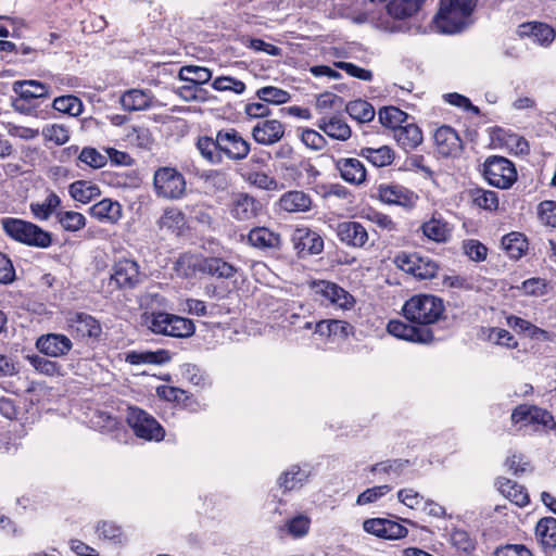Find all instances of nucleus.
<instances>
[{"label": "nucleus", "mask_w": 556, "mask_h": 556, "mask_svg": "<svg viewBox=\"0 0 556 556\" xmlns=\"http://www.w3.org/2000/svg\"><path fill=\"white\" fill-rule=\"evenodd\" d=\"M363 528L366 532L387 540L402 539L408 532L401 523L382 518L367 519L364 521Z\"/></svg>", "instance_id": "15"}, {"label": "nucleus", "mask_w": 556, "mask_h": 556, "mask_svg": "<svg viewBox=\"0 0 556 556\" xmlns=\"http://www.w3.org/2000/svg\"><path fill=\"white\" fill-rule=\"evenodd\" d=\"M317 127L328 137L340 141H346L352 135L351 127L338 115L320 118L317 122Z\"/></svg>", "instance_id": "26"}, {"label": "nucleus", "mask_w": 556, "mask_h": 556, "mask_svg": "<svg viewBox=\"0 0 556 556\" xmlns=\"http://www.w3.org/2000/svg\"><path fill=\"white\" fill-rule=\"evenodd\" d=\"M66 324L71 334L81 340H97L102 332L100 323L93 316L84 312L68 313Z\"/></svg>", "instance_id": "12"}, {"label": "nucleus", "mask_w": 556, "mask_h": 556, "mask_svg": "<svg viewBox=\"0 0 556 556\" xmlns=\"http://www.w3.org/2000/svg\"><path fill=\"white\" fill-rule=\"evenodd\" d=\"M212 87L217 91H231L236 94H242L245 91V84L231 76L216 77Z\"/></svg>", "instance_id": "53"}, {"label": "nucleus", "mask_w": 556, "mask_h": 556, "mask_svg": "<svg viewBox=\"0 0 556 556\" xmlns=\"http://www.w3.org/2000/svg\"><path fill=\"white\" fill-rule=\"evenodd\" d=\"M261 211V202L245 192L235 193L229 204V213L238 222H250L256 218Z\"/></svg>", "instance_id": "14"}, {"label": "nucleus", "mask_w": 556, "mask_h": 556, "mask_svg": "<svg viewBox=\"0 0 556 556\" xmlns=\"http://www.w3.org/2000/svg\"><path fill=\"white\" fill-rule=\"evenodd\" d=\"M243 178L251 186L262 190L271 191L278 189V181L264 172L250 170L243 175Z\"/></svg>", "instance_id": "52"}, {"label": "nucleus", "mask_w": 556, "mask_h": 556, "mask_svg": "<svg viewBox=\"0 0 556 556\" xmlns=\"http://www.w3.org/2000/svg\"><path fill=\"white\" fill-rule=\"evenodd\" d=\"M71 197L80 203H89L100 197L101 191L98 185L88 180H76L68 187Z\"/></svg>", "instance_id": "34"}, {"label": "nucleus", "mask_w": 556, "mask_h": 556, "mask_svg": "<svg viewBox=\"0 0 556 556\" xmlns=\"http://www.w3.org/2000/svg\"><path fill=\"white\" fill-rule=\"evenodd\" d=\"M60 204V197L54 192H50L43 202H33L29 208L36 219L47 220Z\"/></svg>", "instance_id": "40"}, {"label": "nucleus", "mask_w": 556, "mask_h": 556, "mask_svg": "<svg viewBox=\"0 0 556 556\" xmlns=\"http://www.w3.org/2000/svg\"><path fill=\"white\" fill-rule=\"evenodd\" d=\"M315 292L323 295L331 304L340 308H350L354 304L353 296L334 282L320 280L314 283Z\"/></svg>", "instance_id": "23"}, {"label": "nucleus", "mask_w": 556, "mask_h": 556, "mask_svg": "<svg viewBox=\"0 0 556 556\" xmlns=\"http://www.w3.org/2000/svg\"><path fill=\"white\" fill-rule=\"evenodd\" d=\"M238 271V268L226 262L222 257H205L202 274H206L218 279H230Z\"/></svg>", "instance_id": "32"}, {"label": "nucleus", "mask_w": 556, "mask_h": 556, "mask_svg": "<svg viewBox=\"0 0 556 556\" xmlns=\"http://www.w3.org/2000/svg\"><path fill=\"white\" fill-rule=\"evenodd\" d=\"M391 490V486L384 484V485H378L370 489L365 490L362 492L356 500V503L358 505H366L369 503H374L387 493H389Z\"/></svg>", "instance_id": "59"}, {"label": "nucleus", "mask_w": 556, "mask_h": 556, "mask_svg": "<svg viewBox=\"0 0 556 556\" xmlns=\"http://www.w3.org/2000/svg\"><path fill=\"white\" fill-rule=\"evenodd\" d=\"M78 159L92 168H101L106 165L108 159L94 148H84Z\"/></svg>", "instance_id": "58"}, {"label": "nucleus", "mask_w": 556, "mask_h": 556, "mask_svg": "<svg viewBox=\"0 0 556 556\" xmlns=\"http://www.w3.org/2000/svg\"><path fill=\"white\" fill-rule=\"evenodd\" d=\"M334 66L346 72V74L350 76L361 80L370 81L372 79V73L370 71L362 68L353 63L338 61L334 62Z\"/></svg>", "instance_id": "61"}, {"label": "nucleus", "mask_w": 556, "mask_h": 556, "mask_svg": "<svg viewBox=\"0 0 556 556\" xmlns=\"http://www.w3.org/2000/svg\"><path fill=\"white\" fill-rule=\"evenodd\" d=\"M396 142L405 150L417 148L422 142V132L414 123L396 127L393 132Z\"/></svg>", "instance_id": "31"}, {"label": "nucleus", "mask_w": 556, "mask_h": 556, "mask_svg": "<svg viewBox=\"0 0 556 556\" xmlns=\"http://www.w3.org/2000/svg\"><path fill=\"white\" fill-rule=\"evenodd\" d=\"M539 216L543 224L556 228V202H542L539 206Z\"/></svg>", "instance_id": "63"}, {"label": "nucleus", "mask_w": 556, "mask_h": 556, "mask_svg": "<svg viewBox=\"0 0 556 556\" xmlns=\"http://www.w3.org/2000/svg\"><path fill=\"white\" fill-rule=\"evenodd\" d=\"M52 106L54 110L71 116H78L84 110L81 100L72 94L55 98Z\"/></svg>", "instance_id": "46"}, {"label": "nucleus", "mask_w": 556, "mask_h": 556, "mask_svg": "<svg viewBox=\"0 0 556 556\" xmlns=\"http://www.w3.org/2000/svg\"><path fill=\"white\" fill-rule=\"evenodd\" d=\"M26 359L34 367V369L41 375L53 377L61 374L62 366L56 362L35 354L27 355Z\"/></svg>", "instance_id": "48"}, {"label": "nucleus", "mask_w": 556, "mask_h": 556, "mask_svg": "<svg viewBox=\"0 0 556 556\" xmlns=\"http://www.w3.org/2000/svg\"><path fill=\"white\" fill-rule=\"evenodd\" d=\"M402 311L409 323L419 327H429L443 318L445 306L441 298L420 293L409 298Z\"/></svg>", "instance_id": "2"}, {"label": "nucleus", "mask_w": 556, "mask_h": 556, "mask_svg": "<svg viewBox=\"0 0 556 556\" xmlns=\"http://www.w3.org/2000/svg\"><path fill=\"white\" fill-rule=\"evenodd\" d=\"M126 420L138 438L161 441L165 435V431L157 420L138 407H128Z\"/></svg>", "instance_id": "7"}, {"label": "nucleus", "mask_w": 556, "mask_h": 556, "mask_svg": "<svg viewBox=\"0 0 556 556\" xmlns=\"http://www.w3.org/2000/svg\"><path fill=\"white\" fill-rule=\"evenodd\" d=\"M307 478L308 472L298 466H292L279 477L278 483L279 486L283 488L286 491H291L302 486Z\"/></svg>", "instance_id": "43"}, {"label": "nucleus", "mask_w": 556, "mask_h": 556, "mask_svg": "<svg viewBox=\"0 0 556 556\" xmlns=\"http://www.w3.org/2000/svg\"><path fill=\"white\" fill-rule=\"evenodd\" d=\"M153 96L151 91L130 89L121 97V105L125 111H144L152 105Z\"/></svg>", "instance_id": "28"}, {"label": "nucleus", "mask_w": 556, "mask_h": 556, "mask_svg": "<svg viewBox=\"0 0 556 556\" xmlns=\"http://www.w3.org/2000/svg\"><path fill=\"white\" fill-rule=\"evenodd\" d=\"M511 421L515 424H539L545 427L555 425L554 418L549 412L534 405H519L511 413Z\"/></svg>", "instance_id": "22"}, {"label": "nucleus", "mask_w": 556, "mask_h": 556, "mask_svg": "<svg viewBox=\"0 0 556 556\" xmlns=\"http://www.w3.org/2000/svg\"><path fill=\"white\" fill-rule=\"evenodd\" d=\"M465 254L475 262L484 261L488 254V249L478 240H467L464 242Z\"/></svg>", "instance_id": "60"}, {"label": "nucleus", "mask_w": 556, "mask_h": 556, "mask_svg": "<svg viewBox=\"0 0 556 556\" xmlns=\"http://www.w3.org/2000/svg\"><path fill=\"white\" fill-rule=\"evenodd\" d=\"M256 97L267 104L275 105L287 103L290 100V94L288 91L274 86L260 88L256 91Z\"/></svg>", "instance_id": "50"}, {"label": "nucleus", "mask_w": 556, "mask_h": 556, "mask_svg": "<svg viewBox=\"0 0 556 556\" xmlns=\"http://www.w3.org/2000/svg\"><path fill=\"white\" fill-rule=\"evenodd\" d=\"M217 146L231 161L244 160L250 152V143L233 128L217 131Z\"/></svg>", "instance_id": "11"}, {"label": "nucleus", "mask_w": 556, "mask_h": 556, "mask_svg": "<svg viewBox=\"0 0 556 556\" xmlns=\"http://www.w3.org/2000/svg\"><path fill=\"white\" fill-rule=\"evenodd\" d=\"M502 247L511 258L518 260L526 252L528 243L520 232H510L503 237Z\"/></svg>", "instance_id": "42"}, {"label": "nucleus", "mask_w": 556, "mask_h": 556, "mask_svg": "<svg viewBox=\"0 0 556 556\" xmlns=\"http://www.w3.org/2000/svg\"><path fill=\"white\" fill-rule=\"evenodd\" d=\"M42 136L46 140L58 146L65 144L70 140V131L64 125L52 124L42 128Z\"/></svg>", "instance_id": "54"}, {"label": "nucleus", "mask_w": 556, "mask_h": 556, "mask_svg": "<svg viewBox=\"0 0 556 556\" xmlns=\"http://www.w3.org/2000/svg\"><path fill=\"white\" fill-rule=\"evenodd\" d=\"M520 289L527 295L542 296L546 293V282L541 278H530L522 282Z\"/></svg>", "instance_id": "64"}, {"label": "nucleus", "mask_w": 556, "mask_h": 556, "mask_svg": "<svg viewBox=\"0 0 556 556\" xmlns=\"http://www.w3.org/2000/svg\"><path fill=\"white\" fill-rule=\"evenodd\" d=\"M427 0H390L387 11L395 20L391 31H410L415 18L421 11Z\"/></svg>", "instance_id": "8"}, {"label": "nucleus", "mask_w": 556, "mask_h": 556, "mask_svg": "<svg viewBox=\"0 0 556 556\" xmlns=\"http://www.w3.org/2000/svg\"><path fill=\"white\" fill-rule=\"evenodd\" d=\"M476 0H441L440 10L433 18L435 27L444 34H455L473 23Z\"/></svg>", "instance_id": "1"}, {"label": "nucleus", "mask_w": 556, "mask_h": 556, "mask_svg": "<svg viewBox=\"0 0 556 556\" xmlns=\"http://www.w3.org/2000/svg\"><path fill=\"white\" fill-rule=\"evenodd\" d=\"M394 264L401 270L413 275L420 280L435 277L439 265L429 256H421L418 253L401 252L394 258Z\"/></svg>", "instance_id": "9"}, {"label": "nucleus", "mask_w": 556, "mask_h": 556, "mask_svg": "<svg viewBox=\"0 0 556 556\" xmlns=\"http://www.w3.org/2000/svg\"><path fill=\"white\" fill-rule=\"evenodd\" d=\"M170 355L166 350L155 352H130L126 356V361L131 365L140 364H165L169 362Z\"/></svg>", "instance_id": "39"}, {"label": "nucleus", "mask_w": 556, "mask_h": 556, "mask_svg": "<svg viewBox=\"0 0 556 556\" xmlns=\"http://www.w3.org/2000/svg\"><path fill=\"white\" fill-rule=\"evenodd\" d=\"M13 91L23 100L46 98L49 96V87L38 80H18L13 84Z\"/></svg>", "instance_id": "33"}, {"label": "nucleus", "mask_w": 556, "mask_h": 556, "mask_svg": "<svg viewBox=\"0 0 556 556\" xmlns=\"http://www.w3.org/2000/svg\"><path fill=\"white\" fill-rule=\"evenodd\" d=\"M200 154L212 164H220L223 162L222 152L217 146V137H201L197 142Z\"/></svg>", "instance_id": "44"}, {"label": "nucleus", "mask_w": 556, "mask_h": 556, "mask_svg": "<svg viewBox=\"0 0 556 556\" xmlns=\"http://www.w3.org/2000/svg\"><path fill=\"white\" fill-rule=\"evenodd\" d=\"M278 205L281 211L288 213H305L312 208L313 200L304 191L291 190L280 197Z\"/></svg>", "instance_id": "25"}, {"label": "nucleus", "mask_w": 556, "mask_h": 556, "mask_svg": "<svg viewBox=\"0 0 556 556\" xmlns=\"http://www.w3.org/2000/svg\"><path fill=\"white\" fill-rule=\"evenodd\" d=\"M249 243L261 250L279 249L281 244L280 235L266 227H255L248 235Z\"/></svg>", "instance_id": "29"}, {"label": "nucleus", "mask_w": 556, "mask_h": 556, "mask_svg": "<svg viewBox=\"0 0 556 556\" xmlns=\"http://www.w3.org/2000/svg\"><path fill=\"white\" fill-rule=\"evenodd\" d=\"M496 484L498 491L517 506L523 507L529 503L527 490L517 482L507 478H498Z\"/></svg>", "instance_id": "30"}, {"label": "nucleus", "mask_w": 556, "mask_h": 556, "mask_svg": "<svg viewBox=\"0 0 556 556\" xmlns=\"http://www.w3.org/2000/svg\"><path fill=\"white\" fill-rule=\"evenodd\" d=\"M36 348L50 357L66 355L73 348L71 339L62 333H48L40 336L36 341Z\"/></svg>", "instance_id": "17"}, {"label": "nucleus", "mask_w": 556, "mask_h": 556, "mask_svg": "<svg viewBox=\"0 0 556 556\" xmlns=\"http://www.w3.org/2000/svg\"><path fill=\"white\" fill-rule=\"evenodd\" d=\"M58 222L65 231H78L86 225V218L81 213L74 211L58 212Z\"/></svg>", "instance_id": "49"}, {"label": "nucleus", "mask_w": 556, "mask_h": 556, "mask_svg": "<svg viewBox=\"0 0 556 556\" xmlns=\"http://www.w3.org/2000/svg\"><path fill=\"white\" fill-rule=\"evenodd\" d=\"M535 535L546 548L556 546V519L553 517L542 518L535 527Z\"/></svg>", "instance_id": "37"}, {"label": "nucleus", "mask_w": 556, "mask_h": 556, "mask_svg": "<svg viewBox=\"0 0 556 556\" xmlns=\"http://www.w3.org/2000/svg\"><path fill=\"white\" fill-rule=\"evenodd\" d=\"M345 111L353 119L359 123L371 122L376 114L374 106L362 99L350 101L345 106Z\"/></svg>", "instance_id": "41"}, {"label": "nucleus", "mask_w": 556, "mask_h": 556, "mask_svg": "<svg viewBox=\"0 0 556 556\" xmlns=\"http://www.w3.org/2000/svg\"><path fill=\"white\" fill-rule=\"evenodd\" d=\"M424 236L435 243H446L451 240L454 226L441 214L434 213L420 226Z\"/></svg>", "instance_id": "16"}, {"label": "nucleus", "mask_w": 556, "mask_h": 556, "mask_svg": "<svg viewBox=\"0 0 556 556\" xmlns=\"http://www.w3.org/2000/svg\"><path fill=\"white\" fill-rule=\"evenodd\" d=\"M128 140L142 148V149H151L153 143V138L150 130L143 126H134L127 134Z\"/></svg>", "instance_id": "55"}, {"label": "nucleus", "mask_w": 556, "mask_h": 556, "mask_svg": "<svg viewBox=\"0 0 556 556\" xmlns=\"http://www.w3.org/2000/svg\"><path fill=\"white\" fill-rule=\"evenodd\" d=\"M507 325L519 333H523L531 339H548V332L544 329L536 327L530 321L522 319L518 316L510 315L507 318Z\"/></svg>", "instance_id": "38"}, {"label": "nucleus", "mask_w": 556, "mask_h": 556, "mask_svg": "<svg viewBox=\"0 0 556 556\" xmlns=\"http://www.w3.org/2000/svg\"><path fill=\"white\" fill-rule=\"evenodd\" d=\"M337 236L342 243L352 248H364L369 240L366 228L361 223L354 220L339 223Z\"/></svg>", "instance_id": "19"}, {"label": "nucleus", "mask_w": 556, "mask_h": 556, "mask_svg": "<svg viewBox=\"0 0 556 556\" xmlns=\"http://www.w3.org/2000/svg\"><path fill=\"white\" fill-rule=\"evenodd\" d=\"M204 260L205 257L201 255L185 253L177 260L175 269L179 276L190 278L197 273L202 274Z\"/></svg>", "instance_id": "36"}, {"label": "nucleus", "mask_w": 556, "mask_h": 556, "mask_svg": "<svg viewBox=\"0 0 556 556\" xmlns=\"http://www.w3.org/2000/svg\"><path fill=\"white\" fill-rule=\"evenodd\" d=\"M89 214L100 222L116 224L122 217V206L117 201L103 199L89 207Z\"/></svg>", "instance_id": "27"}, {"label": "nucleus", "mask_w": 556, "mask_h": 556, "mask_svg": "<svg viewBox=\"0 0 556 556\" xmlns=\"http://www.w3.org/2000/svg\"><path fill=\"white\" fill-rule=\"evenodd\" d=\"M405 168L420 173L425 178H432L433 172L430 166L426 164V159L420 154H413L405 160Z\"/></svg>", "instance_id": "57"}, {"label": "nucleus", "mask_w": 556, "mask_h": 556, "mask_svg": "<svg viewBox=\"0 0 556 556\" xmlns=\"http://www.w3.org/2000/svg\"><path fill=\"white\" fill-rule=\"evenodd\" d=\"M379 121L380 123L393 129L395 131L396 127H401L403 123H405L408 118V115L395 106H386L379 110Z\"/></svg>", "instance_id": "45"}, {"label": "nucleus", "mask_w": 556, "mask_h": 556, "mask_svg": "<svg viewBox=\"0 0 556 556\" xmlns=\"http://www.w3.org/2000/svg\"><path fill=\"white\" fill-rule=\"evenodd\" d=\"M309 523L311 520L308 517L299 515L287 521L286 527L289 534L294 538H302L307 534L309 530Z\"/></svg>", "instance_id": "56"}, {"label": "nucleus", "mask_w": 556, "mask_h": 556, "mask_svg": "<svg viewBox=\"0 0 556 556\" xmlns=\"http://www.w3.org/2000/svg\"><path fill=\"white\" fill-rule=\"evenodd\" d=\"M302 142L309 149L318 151L325 148L326 139L314 129H304L301 134Z\"/></svg>", "instance_id": "62"}, {"label": "nucleus", "mask_w": 556, "mask_h": 556, "mask_svg": "<svg viewBox=\"0 0 556 556\" xmlns=\"http://www.w3.org/2000/svg\"><path fill=\"white\" fill-rule=\"evenodd\" d=\"M359 156L366 159L376 167H384L393 162L394 151L388 146L379 148L364 147L359 151Z\"/></svg>", "instance_id": "35"}, {"label": "nucleus", "mask_w": 556, "mask_h": 556, "mask_svg": "<svg viewBox=\"0 0 556 556\" xmlns=\"http://www.w3.org/2000/svg\"><path fill=\"white\" fill-rule=\"evenodd\" d=\"M336 168L341 178L349 184L357 186L366 180V168L358 159L341 157L336 161Z\"/></svg>", "instance_id": "24"}, {"label": "nucleus", "mask_w": 556, "mask_h": 556, "mask_svg": "<svg viewBox=\"0 0 556 556\" xmlns=\"http://www.w3.org/2000/svg\"><path fill=\"white\" fill-rule=\"evenodd\" d=\"M378 198L387 204H396L401 206H413L418 197L409 189L400 185H379Z\"/></svg>", "instance_id": "21"}, {"label": "nucleus", "mask_w": 556, "mask_h": 556, "mask_svg": "<svg viewBox=\"0 0 556 556\" xmlns=\"http://www.w3.org/2000/svg\"><path fill=\"white\" fill-rule=\"evenodd\" d=\"M143 324L152 332L176 338H186L194 333L195 327L192 320L164 312L144 313Z\"/></svg>", "instance_id": "4"}, {"label": "nucleus", "mask_w": 556, "mask_h": 556, "mask_svg": "<svg viewBox=\"0 0 556 556\" xmlns=\"http://www.w3.org/2000/svg\"><path fill=\"white\" fill-rule=\"evenodd\" d=\"M390 334L414 343H430L433 341V331L429 327H419L416 324H406L402 320H390L387 326Z\"/></svg>", "instance_id": "13"}, {"label": "nucleus", "mask_w": 556, "mask_h": 556, "mask_svg": "<svg viewBox=\"0 0 556 556\" xmlns=\"http://www.w3.org/2000/svg\"><path fill=\"white\" fill-rule=\"evenodd\" d=\"M153 188L159 198L178 200L186 194L185 176L175 167L163 166L153 175Z\"/></svg>", "instance_id": "5"}, {"label": "nucleus", "mask_w": 556, "mask_h": 556, "mask_svg": "<svg viewBox=\"0 0 556 556\" xmlns=\"http://www.w3.org/2000/svg\"><path fill=\"white\" fill-rule=\"evenodd\" d=\"M437 152L444 156H456L463 149L457 132L450 126H441L434 132Z\"/></svg>", "instance_id": "20"}, {"label": "nucleus", "mask_w": 556, "mask_h": 556, "mask_svg": "<svg viewBox=\"0 0 556 556\" xmlns=\"http://www.w3.org/2000/svg\"><path fill=\"white\" fill-rule=\"evenodd\" d=\"M472 203L484 210H496L498 206V198L495 191L476 188L470 190Z\"/></svg>", "instance_id": "51"}, {"label": "nucleus", "mask_w": 556, "mask_h": 556, "mask_svg": "<svg viewBox=\"0 0 556 556\" xmlns=\"http://www.w3.org/2000/svg\"><path fill=\"white\" fill-rule=\"evenodd\" d=\"M141 282L137 262L128 258L116 261L111 269L108 286L113 290L134 289Z\"/></svg>", "instance_id": "10"}, {"label": "nucleus", "mask_w": 556, "mask_h": 556, "mask_svg": "<svg viewBox=\"0 0 556 556\" xmlns=\"http://www.w3.org/2000/svg\"><path fill=\"white\" fill-rule=\"evenodd\" d=\"M1 226L10 238L26 245L46 249L52 243V235L30 222L5 217Z\"/></svg>", "instance_id": "3"}, {"label": "nucleus", "mask_w": 556, "mask_h": 556, "mask_svg": "<svg viewBox=\"0 0 556 556\" xmlns=\"http://www.w3.org/2000/svg\"><path fill=\"white\" fill-rule=\"evenodd\" d=\"M283 135L285 126L278 119H262L252 128L253 139L263 146H271L280 141Z\"/></svg>", "instance_id": "18"}, {"label": "nucleus", "mask_w": 556, "mask_h": 556, "mask_svg": "<svg viewBox=\"0 0 556 556\" xmlns=\"http://www.w3.org/2000/svg\"><path fill=\"white\" fill-rule=\"evenodd\" d=\"M179 78L198 86L206 84L212 78V72L206 67L189 65L181 67Z\"/></svg>", "instance_id": "47"}, {"label": "nucleus", "mask_w": 556, "mask_h": 556, "mask_svg": "<svg viewBox=\"0 0 556 556\" xmlns=\"http://www.w3.org/2000/svg\"><path fill=\"white\" fill-rule=\"evenodd\" d=\"M483 175L490 185L500 189H508L517 179L514 164L508 159L497 155L485 160Z\"/></svg>", "instance_id": "6"}]
</instances>
